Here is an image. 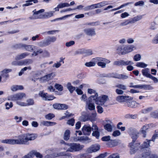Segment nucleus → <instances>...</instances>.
<instances>
[{
  "label": "nucleus",
  "mask_w": 158,
  "mask_h": 158,
  "mask_svg": "<svg viewBox=\"0 0 158 158\" xmlns=\"http://www.w3.org/2000/svg\"><path fill=\"white\" fill-rule=\"evenodd\" d=\"M55 117L53 114L49 113L45 116V118L46 119L50 120Z\"/></svg>",
  "instance_id": "54"
},
{
  "label": "nucleus",
  "mask_w": 158,
  "mask_h": 158,
  "mask_svg": "<svg viewBox=\"0 0 158 158\" xmlns=\"http://www.w3.org/2000/svg\"><path fill=\"white\" fill-rule=\"evenodd\" d=\"M25 103L26 106L32 105L34 104V101L33 99H28L27 100L26 103Z\"/></svg>",
  "instance_id": "40"
},
{
  "label": "nucleus",
  "mask_w": 158,
  "mask_h": 158,
  "mask_svg": "<svg viewBox=\"0 0 158 158\" xmlns=\"http://www.w3.org/2000/svg\"><path fill=\"white\" fill-rule=\"evenodd\" d=\"M92 135L95 137L97 139H98L100 136V133L98 131V130L93 131Z\"/></svg>",
  "instance_id": "48"
},
{
  "label": "nucleus",
  "mask_w": 158,
  "mask_h": 158,
  "mask_svg": "<svg viewBox=\"0 0 158 158\" xmlns=\"http://www.w3.org/2000/svg\"><path fill=\"white\" fill-rule=\"evenodd\" d=\"M29 54V53L27 52L22 53L17 55L15 56V59L16 60H19L23 59L28 56Z\"/></svg>",
  "instance_id": "23"
},
{
  "label": "nucleus",
  "mask_w": 158,
  "mask_h": 158,
  "mask_svg": "<svg viewBox=\"0 0 158 158\" xmlns=\"http://www.w3.org/2000/svg\"><path fill=\"white\" fill-rule=\"evenodd\" d=\"M115 87L123 90H125L127 89V87L126 85L122 84H118L115 86Z\"/></svg>",
  "instance_id": "42"
},
{
  "label": "nucleus",
  "mask_w": 158,
  "mask_h": 158,
  "mask_svg": "<svg viewBox=\"0 0 158 158\" xmlns=\"http://www.w3.org/2000/svg\"><path fill=\"white\" fill-rule=\"evenodd\" d=\"M11 71L12 70L10 69H5L0 72V75L3 77L8 78L9 75L7 73L11 72Z\"/></svg>",
  "instance_id": "22"
},
{
  "label": "nucleus",
  "mask_w": 158,
  "mask_h": 158,
  "mask_svg": "<svg viewBox=\"0 0 158 158\" xmlns=\"http://www.w3.org/2000/svg\"><path fill=\"white\" fill-rule=\"evenodd\" d=\"M84 31L87 35L92 36L96 34L95 29L92 28H88L84 29Z\"/></svg>",
  "instance_id": "21"
},
{
  "label": "nucleus",
  "mask_w": 158,
  "mask_h": 158,
  "mask_svg": "<svg viewBox=\"0 0 158 158\" xmlns=\"http://www.w3.org/2000/svg\"><path fill=\"white\" fill-rule=\"evenodd\" d=\"M43 52V50L41 49H39L36 51L35 50L33 51V53L31 54L32 56H36L39 54L42 53Z\"/></svg>",
  "instance_id": "38"
},
{
  "label": "nucleus",
  "mask_w": 158,
  "mask_h": 158,
  "mask_svg": "<svg viewBox=\"0 0 158 158\" xmlns=\"http://www.w3.org/2000/svg\"><path fill=\"white\" fill-rule=\"evenodd\" d=\"M109 98L108 96L106 95H102L98 97H97V98L94 100L96 104L103 105L108 100Z\"/></svg>",
  "instance_id": "8"
},
{
  "label": "nucleus",
  "mask_w": 158,
  "mask_h": 158,
  "mask_svg": "<svg viewBox=\"0 0 158 158\" xmlns=\"http://www.w3.org/2000/svg\"><path fill=\"white\" fill-rule=\"evenodd\" d=\"M56 38L55 36H49L46 40L48 45H49L51 43H53L56 41Z\"/></svg>",
  "instance_id": "29"
},
{
  "label": "nucleus",
  "mask_w": 158,
  "mask_h": 158,
  "mask_svg": "<svg viewBox=\"0 0 158 158\" xmlns=\"http://www.w3.org/2000/svg\"><path fill=\"white\" fill-rule=\"evenodd\" d=\"M58 5L60 9L70 6L69 4L66 2L60 3L58 4Z\"/></svg>",
  "instance_id": "45"
},
{
  "label": "nucleus",
  "mask_w": 158,
  "mask_h": 158,
  "mask_svg": "<svg viewBox=\"0 0 158 158\" xmlns=\"http://www.w3.org/2000/svg\"><path fill=\"white\" fill-rule=\"evenodd\" d=\"M93 99H89L86 101L85 107L90 110H94L95 109V106L94 103L93 102Z\"/></svg>",
  "instance_id": "16"
},
{
  "label": "nucleus",
  "mask_w": 158,
  "mask_h": 158,
  "mask_svg": "<svg viewBox=\"0 0 158 158\" xmlns=\"http://www.w3.org/2000/svg\"><path fill=\"white\" fill-rule=\"evenodd\" d=\"M66 87L67 89L71 93H73L75 89V87L72 86L71 83L70 82H69L67 83Z\"/></svg>",
  "instance_id": "36"
},
{
  "label": "nucleus",
  "mask_w": 158,
  "mask_h": 158,
  "mask_svg": "<svg viewBox=\"0 0 158 158\" xmlns=\"http://www.w3.org/2000/svg\"><path fill=\"white\" fill-rule=\"evenodd\" d=\"M41 124L46 126H50L54 125L56 124V123L50 121H43L41 123Z\"/></svg>",
  "instance_id": "32"
},
{
  "label": "nucleus",
  "mask_w": 158,
  "mask_h": 158,
  "mask_svg": "<svg viewBox=\"0 0 158 158\" xmlns=\"http://www.w3.org/2000/svg\"><path fill=\"white\" fill-rule=\"evenodd\" d=\"M143 89L147 90H152L153 88L150 85H143Z\"/></svg>",
  "instance_id": "51"
},
{
  "label": "nucleus",
  "mask_w": 158,
  "mask_h": 158,
  "mask_svg": "<svg viewBox=\"0 0 158 158\" xmlns=\"http://www.w3.org/2000/svg\"><path fill=\"white\" fill-rule=\"evenodd\" d=\"M148 125H145L142 127L140 131V132L143 134V137L144 138L146 137V131L148 129Z\"/></svg>",
  "instance_id": "28"
},
{
  "label": "nucleus",
  "mask_w": 158,
  "mask_h": 158,
  "mask_svg": "<svg viewBox=\"0 0 158 158\" xmlns=\"http://www.w3.org/2000/svg\"><path fill=\"white\" fill-rule=\"evenodd\" d=\"M104 77H113L115 78L125 80L129 78V76L126 75L122 74H117V73H109L106 74L105 75L103 76Z\"/></svg>",
  "instance_id": "9"
},
{
  "label": "nucleus",
  "mask_w": 158,
  "mask_h": 158,
  "mask_svg": "<svg viewBox=\"0 0 158 158\" xmlns=\"http://www.w3.org/2000/svg\"><path fill=\"white\" fill-rule=\"evenodd\" d=\"M153 109L152 107H150L142 110V112L143 113L146 114L151 111L153 110Z\"/></svg>",
  "instance_id": "46"
},
{
  "label": "nucleus",
  "mask_w": 158,
  "mask_h": 158,
  "mask_svg": "<svg viewBox=\"0 0 158 158\" xmlns=\"http://www.w3.org/2000/svg\"><path fill=\"white\" fill-rule=\"evenodd\" d=\"M64 58L61 57L60 58V60L59 61H57L56 63H54L52 66L53 67L58 68L60 67L64 63Z\"/></svg>",
  "instance_id": "24"
},
{
  "label": "nucleus",
  "mask_w": 158,
  "mask_h": 158,
  "mask_svg": "<svg viewBox=\"0 0 158 158\" xmlns=\"http://www.w3.org/2000/svg\"><path fill=\"white\" fill-rule=\"evenodd\" d=\"M136 66L141 68H144L147 66V64L143 62H139L137 63Z\"/></svg>",
  "instance_id": "44"
},
{
  "label": "nucleus",
  "mask_w": 158,
  "mask_h": 158,
  "mask_svg": "<svg viewBox=\"0 0 158 158\" xmlns=\"http://www.w3.org/2000/svg\"><path fill=\"white\" fill-rule=\"evenodd\" d=\"M91 127L87 125H85L82 128V131L84 135H89L91 133Z\"/></svg>",
  "instance_id": "17"
},
{
  "label": "nucleus",
  "mask_w": 158,
  "mask_h": 158,
  "mask_svg": "<svg viewBox=\"0 0 158 158\" xmlns=\"http://www.w3.org/2000/svg\"><path fill=\"white\" fill-rule=\"evenodd\" d=\"M32 62L33 61L31 59H25L23 60H20V62H19L20 65H27L32 64Z\"/></svg>",
  "instance_id": "25"
},
{
  "label": "nucleus",
  "mask_w": 158,
  "mask_h": 158,
  "mask_svg": "<svg viewBox=\"0 0 158 158\" xmlns=\"http://www.w3.org/2000/svg\"><path fill=\"white\" fill-rule=\"evenodd\" d=\"M135 49L133 45H123L118 47L117 50L118 54L124 55L131 52Z\"/></svg>",
  "instance_id": "3"
},
{
  "label": "nucleus",
  "mask_w": 158,
  "mask_h": 158,
  "mask_svg": "<svg viewBox=\"0 0 158 158\" xmlns=\"http://www.w3.org/2000/svg\"><path fill=\"white\" fill-rule=\"evenodd\" d=\"M31 68L30 66H28L27 67H25L24 68L22 69L19 72V76H20L22 75V74L24 72L26 71L27 69H29L31 70Z\"/></svg>",
  "instance_id": "43"
},
{
  "label": "nucleus",
  "mask_w": 158,
  "mask_h": 158,
  "mask_svg": "<svg viewBox=\"0 0 158 158\" xmlns=\"http://www.w3.org/2000/svg\"><path fill=\"white\" fill-rule=\"evenodd\" d=\"M38 45L41 47H45L47 46H48L47 45V43L45 41H43L40 42L38 43Z\"/></svg>",
  "instance_id": "50"
},
{
  "label": "nucleus",
  "mask_w": 158,
  "mask_h": 158,
  "mask_svg": "<svg viewBox=\"0 0 158 158\" xmlns=\"http://www.w3.org/2000/svg\"><path fill=\"white\" fill-rule=\"evenodd\" d=\"M38 0H28L26 1V3L23 5L22 6H27L33 4V2L34 3H36L38 2Z\"/></svg>",
  "instance_id": "30"
},
{
  "label": "nucleus",
  "mask_w": 158,
  "mask_h": 158,
  "mask_svg": "<svg viewBox=\"0 0 158 158\" xmlns=\"http://www.w3.org/2000/svg\"><path fill=\"white\" fill-rule=\"evenodd\" d=\"M74 119L73 118H72L71 119H70L68 121L67 123L69 125H71L73 126L74 124Z\"/></svg>",
  "instance_id": "64"
},
{
  "label": "nucleus",
  "mask_w": 158,
  "mask_h": 158,
  "mask_svg": "<svg viewBox=\"0 0 158 158\" xmlns=\"http://www.w3.org/2000/svg\"><path fill=\"white\" fill-rule=\"evenodd\" d=\"M121 134V133L118 130H116L113 132L112 135L114 137H116L119 136Z\"/></svg>",
  "instance_id": "61"
},
{
  "label": "nucleus",
  "mask_w": 158,
  "mask_h": 158,
  "mask_svg": "<svg viewBox=\"0 0 158 158\" xmlns=\"http://www.w3.org/2000/svg\"><path fill=\"white\" fill-rule=\"evenodd\" d=\"M75 44V42L74 41L72 40L69 42H67L65 43V46L67 47H70L71 46L74 45Z\"/></svg>",
  "instance_id": "59"
},
{
  "label": "nucleus",
  "mask_w": 158,
  "mask_h": 158,
  "mask_svg": "<svg viewBox=\"0 0 158 158\" xmlns=\"http://www.w3.org/2000/svg\"><path fill=\"white\" fill-rule=\"evenodd\" d=\"M142 18V15L136 16L130 20L131 23H134L135 22L141 20Z\"/></svg>",
  "instance_id": "35"
},
{
  "label": "nucleus",
  "mask_w": 158,
  "mask_h": 158,
  "mask_svg": "<svg viewBox=\"0 0 158 158\" xmlns=\"http://www.w3.org/2000/svg\"><path fill=\"white\" fill-rule=\"evenodd\" d=\"M37 137V135L35 134L26 133L19 135L17 139H6L2 140L1 142L10 144L28 145L29 141L34 140Z\"/></svg>",
  "instance_id": "1"
},
{
  "label": "nucleus",
  "mask_w": 158,
  "mask_h": 158,
  "mask_svg": "<svg viewBox=\"0 0 158 158\" xmlns=\"http://www.w3.org/2000/svg\"><path fill=\"white\" fill-rule=\"evenodd\" d=\"M44 11V9H41L38 11H36V9H35L32 11L33 15L29 17V19H43V16L41 14Z\"/></svg>",
  "instance_id": "7"
},
{
  "label": "nucleus",
  "mask_w": 158,
  "mask_h": 158,
  "mask_svg": "<svg viewBox=\"0 0 158 158\" xmlns=\"http://www.w3.org/2000/svg\"><path fill=\"white\" fill-rule=\"evenodd\" d=\"M144 5V2L143 1H139L138 2H135V6H142Z\"/></svg>",
  "instance_id": "62"
},
{
  "label": "nucleus",
  "mask_w": 158,
  "mask_h": 158,
  "mask_svg": "<svg viewBox=\"0 0 158 158\" xmlns=\"http://www.w3.org/2000/svg\"><path fill=\"white\" fill-rule=\"evenodd\" d=\"M132 98L129 96H118L116 97V100L120 102H127L128 100H132Z\"/></svg>",
  "instance_id": "19"
},
{
  "label": "nucleus",
  "mask_w": 158,
  "mask_h": 158,
  "mask_svg": "<svg viewBox=\"0 0 158 158\" xmlns=\"http://www.w3.org/2000/svg\"><path fill=\"white\" fill-rule=\"evenodd\" d=\"M35 156L39 158H42L43 157L42 155L36 150H32L22 158H33Z\"/></svg>",
  "instance_id": "11"
},
{
  "label": "nucleus",
  "mask_w": 158,
  "mask_h": 158,
  "mask_svg": "<svg viewBox=\"0 0 158 158\" xmlns=\"http://www.w3.org/2000/svg\"><path fill=\"white\" fill-rule=\"evenodd\" d=\"M96 115L97 113L96 112L93 113L89 116V119L91 121H94L96 119Z\"/></svg>",
  "instance_id": "47"
},
{
  "label": "nucleus",
  "mask_w": 158,
  "mask_h": 158,
  "mask_svg": "<svg viewBox=\"0 0 158 158\" xmlns=\"http://www.w3.org/2000/svg\"><path fill=\"white\" fill-rule=\"evenodd\" d=\"M122 124V123L121 122L119 123L117 125V127L118 129L122 131H123L125 130V127H120V126Z\"/></svg>",
  "instance_id": "58"
},
{
  "label": "nucleus",
  "mask_w": 158,
  "mask_h": 158,
  "mask_svg": "<svg viewBox=\"0 0 158 158\" xmlns=\"http://www.w3.org/2000/svg\"><path fill=\"white\" fill-rule=\"evenodd\" d=\"M143 75L146 77L149 78L151 75L150 74L149 69L148 68H146L143 69L142 70Z\"/></svg>",
  "instance_id": "27"
},
{
  "label": "nucleus",
  "mask_w": 158,
  "mask_h": 158,
  "mask_svg": "<svg viewBox=\"0 0 158 158\" xmlns=\"http://www.w3.org/2000/svg\"><path fill=\"white\" fill-rule=\"evenodd\" d=\"M139 133L135 132L134 134H132L131 138L133 139L132 142L129 144L130 148V153L131 154H134L138 149V147L140 145L139 143H135L136 139L138 137Z\"/></svg>",
  "instance_id": "4"
},
{
  "label": "nucleus",
  "mask_w": 158,
  "mask_h": 158,
  "mask_svg": "<svg viewBox=\"0 0 158 158\" xmlns=\"http://www.w3.org/2000/svg\"><path fill=\"white\" fill-rule=\"evenodd\" d=\"M17 48L24 49L27 51L32 52L36 48V46L33 45H27L20 43L16 45Z\"/></svg>",
  "instance_id": "6"
},
{
  "label": "nucleus",
  "mask_w": 158,
  "mask_h": 158,
  "mask_svg": "<svg viewBox=\"0 0 158 158\" xmlns=\"http://www.w3.org/2000/svg\"><path fill=\"white\" fill-rule=\"evenodd\" d=\"M88 94H94V95H91L89 97V99H93V100H94V99L97 98V97L98 96V93L94 89H88Z\"/></svg>",
  "instance_id": "20"
},
{
  "label": "nucleus",
  "mask_w": 158,
  "mask_h": 158,
  "mask_svg": "<svg viewBox=\"0 0 158 158\" xmlns=\"http://www.w3.org/2000/svg\"><path fill=\"white\" fill-rule=\"evenodd\" d=\"M94 60L96 63H97V64L99 66L102 68H105L106 64H109L110 62L109 60L101 57H96L94 58Z\"/></svg>",
  "instance_id": "5"
},
{
  "label": "nucleus",
  "mask_w": 158,
  "mask_h": 158,
  "mask_svg": "<svg viewBox=\"0 0 158 158\" xmlns=\"http://www.w3.org/2000/svg\"><path fill=\"white\" fill-rule=\"evenodd\" d=\"M131 23L130 20L127 19L124 22H122L120 24V25L121 26H123L127 25Z\"/></svg>",
  "instance_id": "56"
},
{
  "label": "nucleus",
  "mask_w": 158,
  "mask_h": 158,
  "mask_svg": "<svg viewBox=\"0 0 158 158\" xmlns=\"http://www.w3.org/2000/svg\"><path fill=\"white\" fill-rule=\"evenodd\" d=\"M105 129L108 131L111 132L112 130V126L109 123H106L104 126Z\"/></svg>",
  "instance_id": "39"
},
{
  "label": "nucleus",
  "mask_w": 158,
  "mask_h": 158,
  "mask_svg": "<svg viewBox=\"0 0 158 158\" xmlns=\"http://www.w3.org/2000/svg\"><path fill=\"white\" fill-rule=\"evenodd\" d=\"M6 106V109L7 110L9 109L10 108H11L13 106V104L12 102H10V103L7 102H6L5 104Z\"/></svg>",
  "instance_id": "55"
},
{
  "label": "nucleus",
  "mask_w": 158,
  "mask_h": 158,
  "mask_svg": "<svg viewBox=\"0 0 158 158\" xmlns=\"http://www.w3.org/2000/svg\"><path fill=\"white\" fill-rule=\"evenodd\" d=\"M54 12V11H50L45 13L43 15H42L43 18H48L53 16Z\"/></svg>",
  "instance_id": "34"
},
{
  "label": "nucleus",
  "mask_w": 158,
  "mask_h": 158,
  "mask_svg": "<svg viewBox=\"0 0 158 158\" xmlns=\"http://www.w3.org/2000/svg\"><path fill=\"white\" fill-rule=\"evenodd\" d=\"M151 140L146 139L141 145V147L142 148H147L149 147L150 146Z\"/></svg>",
  "instance_id": "31"
},
{
  "label": "nucleus",
  "mask_w": 158,
  "mask_h": 158,
  "mask_svg": "<svg viewBox=\"0 0 158 158\" xmlns=\"http://www.w3.org/2000/svg\"><path fill=\"white\" fill-rule=\"evenodd\" d=\"M141 56L139 54H136L134 57L133 59L135 61H138L140 60Z\"/></svg>",
  "instance_id": "53"
},
{
  "label": "nucleus",
  "mask_w": 158,
  "mask_h": 158,
  "mask_svg": "<svg viewBox=\"0 0 158 158\" xmlns=\"http://www.w3.org/2000/svg\"><path fill=\"white\" fill-rule=\"evenodd\" d=\"M54 76V73H52L47 74L44 77H41L40 78L38 77V79L41 82H45L52 79Z\"/></svg>",
  "instance_id": "13"
},
{
  "label": "nucleus",
  "mask_w": 158,
  "mask_h": 158,
  "mask_svg": "<svg viewBox=\"0 0 158 158\" xmlns=\"http://www.w3.org/2000/svg\"><path fill=\"white\" fill-rule=\"evenodd\" d=\"M84 146L83 145H81L79 143H67L64 148L66 152H74L78 151L81 150Z\"/></svg>",
  "instance_id": "2"
},
{
  "label": "nucleus",
  "mask_w": 158,
  "mask_h": 158,
  "mask_svg": "<svg viewBox=\"0 0 158 158\" xmlns=\"http://www.w3.org/2000/svg\"><path fill=\"white\" fill-rule=\"evenodd\" d=\"M151 117L154 118H158V111H155L152 112L150 114Z\"/></svg>",
  "instance_id": "49"
},
{
  "label": "nucleus",
  "mask_w": 158,
  "mask_h": 158,
  "mask_svg": "<svg viewBox=\"0 0 158 158\" xmlns=\"http://www.w3.org/2000/svg\"><path fill=\"white\" fill-rule=\"evenodd\" d=\"M64 114L65 115L62 117L60 119H64L66 118L70 117L73 115V114L69 113L67 111H66Z\"/></svg>",
  "instance_id": "57"
},
{
  "label": "nucleus",
  "mask_w": 158,
  "mask_h": 158,
  "mask_svg": "<svg viewBox=\"0 0 158 158\" xmlns=\"http://www.w3.org/2000/svg\"><path fill=\"white\" fill-rule=\"evenodd\" d=\"M55 87L56 89L60 91H62L63 90V87L60 84H56L55 85Z\"/></svg>",
  "instance_id": "52"
},
{
  "label": "nucleus",
  "mask_w": 158,
  "mask_h": 158,
  "mask_svg": "<svg viewBox=\"0 0 158 158\" xmlns=\"http://www.w3.org/2000/svg\"><path fill=\"white\" fill-rule=\"evenodd\" d=\"M93 61H90L88 62H86L85 65L88 67H90L91 66H94L96 64V62H94V60L93 59Z\"/></svg>",
  "instance_id": "41"
},
{
  "label": "nucleus",
  "mask_w": 158,
  "mask_h": 158,
  "mask_svg": "<svg viewBox=\"0 0 158 158\" xmlns=\"http://www.w3.org/2000/svg\"><path fill=\"white\" fill-rule=\"evenodd\" d=\"M135 158H158V156L152 153L150 151H148L143 153L142 155H136Z\"/></svg>",
  "instance_id": "12"
},
{
  "label": "nucleus",
  "mask_w": 158,
  "mask_h": 158,
  "mask_svg": "<svg viewBox=\"0 0 158 158\" xmlns=\"http://www.w3.org/2000/svg\"><path fill=\"white\" fill-rule=\"evenodd\" d=\"M129 87L131 88H138L140 89H143V85H130Z\"/></svg>",
  "instance_id": "60"
},
{
  "label": "nucleus",
  "mask_w": 158,
  "mask_h": 158,
  "mask_svg": "<svg viewBox=\"0 0 158 158\" xmlns=\"http://www.w3.org/2000/svg\"><path fill=\"white\" fill-rule=\"evenodd\" d=\"M39 95L45 100H52L55 98V97L49 95L47 93L41 91L39 92Z\"/></svg>",
  "instance_id": "15"
},
{
  "label": "nucleus",
  "mask_w": 158,
  "mask_h": 158,
  "mask_svg": "<svg viewBox=\"0 0 158 158\" xmlns=\"http://www.w3.org/2000/svg\"><path fill=\"white\" fill-rule=\"evenodd\" d=\"M96 8H100L106 5H108L109 3L106 1H103L100 3L95 4Z\"/></svg>",
  "instance_id": "33"
},
{
  "label": "nucleus",
  "mask_w": 158,
  "mask_h": 158,
  "mask_svg": "<svg viewBox=\"0 0 158 158\" xmlns=\"http://www.w3.org/2000/svg\"><path fill=\"white\" fill-rule=\"evenodd\" d=\"M97 111L98 113L101 114L103 112V109L101 106L98 105L97 106Z\"/></svg>",
  "instance_id": "63"
},
{
  "label": "nucleus",
  "mask_w": 158,
  "mask_h": 158,
  "mask_svg": "<svg viewBox=\"0 0 158 158\" xmlns=\"http://www.w3.org/2000/svg\"><path fill=\"white\" fill-rule=\"evenodd\" d=\"M70 131L69 130L65 131L64 136V139L65 140H68L69 139L70 136Z\"/></svg>",
  "instance_id": "37"
},
{
  "label": "nucleus",
  "mask_w": 158,
  "mask_h": 158,
  "mask_svg": "<svg viewBox=\"0 0 158 158\" xmlns=\"http://www.w3.org/2000/svg\"><path fill=\"white\" fill-rule=\"evenodd\" d=\"M127 104L128 107L131 108H135L137 106V103L133 101L130 100H128L127 102Z\"/></svg>",
  "instance_id": "26"
},
{
  "label": "nucleus",
  "mask_w": 158,
  "mask_h": 158,
  "mask_svg": "<svg viewBox=\"0 0 158 158\" xmlns=\"http://www.w3.org/2000/svg\"><path fill=\"white\" fill-rule=\"evenodd\" d=\"M134 63L131 61H125L123 60L115 61L113 63V65L116 66H126L133 64Z\"/></svg>",
  "instance_id": "14"
},
{
  "label": "nucleus",
  "mask_w": 158,
  "mask_h": 158,
  "mask_svg": "<svg viewBox=\"0 0 158 158\" xmlns=\"http://www.w3.org/2000/svg\"><path fill=\"white\" fill-rule=\"evenodd\" d=\"M24 97H25V94L24 93H19L8 97V100L12 101H18L22 99Z\"/></svg>",
  "instance_id": "10"
},
{
  "label": "nucleus",
  "mask_w": 158,
  "mask_h": 158,
  "mask_svg": "<svg viewBox=\"0 0 158 158\" xmlns=\"http://www.w3.org/2000/svg\"><path fill=\"white\" fill-rule=\"evenodd\" d=\"M100 147L99 145L95 144L92 145L89 147L87 150L88 153H91L93 152H95L98 151L100 149Z\"/></svg>",
  "instance_id": "18"
}]
</instances>
